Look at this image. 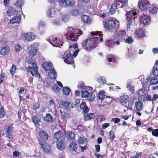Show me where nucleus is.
<instances>
[{
    "label": "nucleus",
    "instance_id": "obj_1",
    "mask_svg": "<svg viewBox=\"0 0 158 158\" xmlns=\"http://www.w3.org/2000/svg\"><path fill=\"white\" fill-rule=\"evenodd\" d=\"M82 34V32L80 29L75 30L71 27L68 28L66 29L64 34V36H62L60 38L63 43V41L67 40L69 44V48L71 50H73L78 48V46L76 44V42L79 35Z\"/></svg>",
    "mask_w": 158,
    "mask_h": 158
},
{
    "label": "nucleus",
    "instance_id": "obj_2",
    "mask_svg": "<svg viewBox=\"0 0 158 158\" xmlns=\"http://www.w3.org/2000/svg\"><path fill=\"white\" fill-rule=\"evenodd\" d=\"M91 34L92 36V39H87L85 42V47L87 50L95 48L96 44L101 42L103 40V39L101 38L100 32H93Z\"/></svg>",
    "mask_w": 158,
    "mask_h": 158
},
{
    "label": "nucleus",
    "instance_id": "obj_3",
    "mask_svg": "<svg viewBox=\"0 0 158 158\" xmlns=\"http://www.w3.org/2000/svg\"><path fill=\"white\" fill-rule=\"evenodd\" d=\"M64 60L65 63L68 64H72L73 68H75V64L73 63L74 61L71 53H69L67 54L65 56Z\"/></svg>",
    "mask_w": 158,
    "mask_h": 158
},
{
    "label": "nucleus",
    "instance_id": "obj_4",
    "mask_svg": "<svg viewBox=\"0 0 158 158\" xmlns=\"http://www.w3.org/2000/svg\"><path fill=\"white\" fill-rule=\"evenodd\" d=\"M72 103L69 102H62L60 101V107L63 108L67 110H69L73 108Z\"/></svg>",
    "mask_w": 158,
    "mask_h": 158
},
{
    "label": "nucleus",
    "instance_id": "obj_5",
    "mask_svg": "<svg viewBox=\"0 0 158 158\" xmlns=\"http://www.w3.org/2000/svg\"><path fill=\"white\" fill-rule=\"evenodd\" d=\"M149 4V2L147 0H139L138 6L140 9L144 10L148 8Z\"/></svg>",
    "mask_w": 158,
    "mask_h": 158
},
{
    "label": "nucleus",
    "instance_id": "obj_6",
    "mask_svg": "<svg viewBox=\"0 0 158 158\" xmlns=\"http://www.w3.org/2000/svg\"><path fill=\"white\" fill-rule=\"evenodd\" d=\"M116 24L114 21L109 20L105 22L104 26L107 29L110 30L114 29L115 27Z\"/></svg>",
    "mask_w": 158,
    "mask_h": 158
},
{
    "label": "nucleus",
    "instance_id": "obj_7",
    "mask_svg": "<svg viewBox=\"0 0 158 158\" xmlns=\"http://www.w3.org/2000/svg\"><path fill=\"white\" fill-rule=\"evenodd\" d=\"M65 131L62 132L60 131V137H63L62 138V141H60V150H62L64 149L65 147V139L63 136L65 135Z\"/></svg>",
    "mask_w": 158,
    "mask_h": 158
},
{
    "label": "nucleus",
    "instance_id": "obj_8",
    "mask_svg": "<svg viewBox=\"0 0 158 158\" xmlns=\"http://www.w3.org/2000/svg\"><path fill=\"white\" fill-rule=\"evenodd\" d=\"M27 71L31 73L32 76L35 75L36 77H38L39 78H40V75L37 69H34L31 67L29 66L27 68Z\"/></svg>",
    "mask_w": 158,
    "mask_h": 158
},
{
    "label": "nucleus",
    "instance_id": "obj_9",
    "mask_svg": "<svg viewBox=\"0 0 158 158\" xmlns=\"http://www.w3.org/2000/svg\"><path fill=\"white\" fill-rule=\"evenodd\" d=\"M118 36L119 37V40L123 42L124 40L127 37V35L125 30H121L118 32Z\"/></svg>",
    "mask_w": 158,
    "mask_h": 158
},
{
    "label": "nucleus",
    "instance_id": "obj_10",
    "mask_svg": "<svg viewBox=\"0 0 158 158\" xmlns=\"http://www.w3.org/2000/svg\"><path fill=\"white\" fill-rule=\"evenodd\" d=\"M42 66L44 69L46 71H51L54 69L52 64L50 62H45L42 64Z\"/></svg>",
    "mask_w": 158,
    "mask_h": 158
},
{
    "label": "nucleus",
    "instance_id": "obj_11",
    "mask_svg": "<svg viewBox=\"0 0 158 158\" xmlns=\"http://www.w3.org/2000/svg\"><path fill=\"white\" fill-rule=\"evenodd\" d=\"M39 135L40 139H39V140H40L44 142V141L48 139V135L45 131L43 130L40 131L39 132Z\"/></svg>",
    "mask_w": 158,
    "mask_h": 158
},
{
    "label": "nucleus",
    "instance_id": "obj_12",
    "mask_svg": "<svg viewBox=\"0 0 158 158\" xmlns=\"http://www.w3.org/2000/svg\"><path fill=\"white\" fill-rule=\"evenodd\" d=\"M25 39L28 41H31L34 40L35 38L34 34L29 32L26 33L24 36Z\"/></svg>",
    "mask_w": 158,
    "mask_h": 158
},
{
    "label": "nucleus",
    "instance_id": "obj_13",
    "mask_svg": "<svg viewBox=\"0 0 158 158\" xmlns=\"http://www.w3.org/2000/svg\"><path fill=\"white\" fill-rule=\"evenodd\" d=\"M39 142L41 145V148H43L44 151L46 152H49L51 151V148L49 145L47 144L46 145L44 146V142L40 140H39Z\"/></svg>",
    "mask_w": 158,
    "mask_h": 158
},
{
    "label": "nucleus",
    "instance_id": "obj_14",
    "mask_svg": "<svg viewBox=\"0 0 158 158\" xmlns=\"http://www.w3.org/2000/svg\"><path fill=\"white\" fill-rule=\"evenodd\" d=\"M136 13L135 10H131L127 12V18H129L131 19H135L136 17Z\"/></svg>",
    "mask_w": 158,
    "mask_h": 158
},
{
    "label": "nucleus",
    "instance_id": "obj_15",
    "mask_svg": "<svg viewBox=\"0 0 158 158\" xmlns=\"http://www.w3.org/2000/svg\"><path fill=\"white\" fill-rule=\"evenodd\" d=\"M140 19L143 24L144 25H147L150 22V19L149 16L143 14L141 17Z\"/></svg>",
    "mask_w": 158,
    "mask_h": 158
},
{
    "label": "nucleus",
    "instance_id": "obj_16",
    "mask_svg": "<svg viewBox=\"0 0 158 158\" xmlns=\"http://www.w3.org/2000/svg\"><path fill=\"white\" fill-rule=\"evenodd\" d=\"M147 81L151 85L156 84L158 83V78L152 77H148L147 78Z\"/></svg>",
    "mask_w": 158,
    "mask_h": 158
},
{
    "label": "nucleus",
    "instance_id": "obj_17",
    "mask_svg": "<svg viewBox=\"0 0 158 158\" xmlns=\"http://www.w3.org/2000/svg\"><path fill=\"white\" fill-rule=\"evenodd\" d=\"M48 77L52 79H56L57 77L56 73L54 69L51 71H48Z\"/></svg>",
    "mask_w": 158,
    "mask_h": 158
},
{
    "label": "nucleus",
    "instance_id": "obj_18",
    "mask_svg": "<svg viewBox=\"0 0 158 158\" xmlns=\"http://www.w3.org/2000/svg\"><path fill=\"white\" fill-rule=\"evenodd\" d=\"M135 109L138 111L142 110L143 108V102L140 101H138L135 103Z\"/></svg>",
    "mask_w": 158,
    "mask_h": 158
},
{
    "label": "nucleus",
    "instance_id": "obj_19",
    "mask_svg": "<svg viewBox=\"0 0 158 158\" xmlns=\"http://www.w3.org/2000/svg\"><path fill=\"white\" fill-rule=\"evenodd\" d=\"M54 141L56 142V147L58 149H59V142L58 140L59 139V131L56 132L54 135Z\"/></svg>",
    "mask_w": 158,
    "mask_h": 158
},
{
    "label": "nucleus",
    "instance_id": "obj_20",
    "mask_svg": "<svg viewBox=\"0 0 158 158\" xmlns=\"http://www.w3.org/2000/svg\"><path fill=\"white\" fill-rule=\"evenodd\" d=\"M129 99V97L128 95L122 96L120 97V102L123 105H126Z\"/></svg>",
    "mask_w": 158,
    "mask_h": 158
},
{
    "label": "nucleus",
    "instance_id": "obj_21",
    "mask_svg": "<svg viewBox=\"0 0 158 158\" xmlns=\"http://www.w3.org/2000/svg\"><path fill=\"white\" fill-rule=\"evenodd\" d=\"M9 51L8 47H0V53L3 55H6L9 53Z\"/></svg>",
    "mask_w": 158,
    "mask_h": 158
},
{
    "label": "nucleus",
    "instance_id": "obj_22",
    "mask_svg": "<svg viewBox=\"0 0 158 158\" xmlns=\"http://www.w3.org/2000/svg\"><path fill=\"white\" fill-rule=\"evenodd\" d=\"M29 50V54L31 55L34 56L36 54L37 49L35 46L34 45H32L30 48Z\"/></svg>",
    "mask_w": 158,
    "mask_h": 158
},
{
    "label": "nucleus",
    "instance_id": "obj_23",
    "mask_svg": "<svg viewBox=\"0 0 158 158\" xmlns=\"http://www.w3.org/2000/svg\"><path fill=\"white\" fill-rule=\"evenodd\" d=\"M21 19V16H16L10 21V23L11 24L19 23Z\"/></svg>",
    "mask_w": 158,
    "mask_h": 158
},
{
    "label": "nucleus",
    "instance_id": "obj_24",
    "mask_svg": "<svg viewBox=\"0 0 158 158\" xmlns=\"http://www.w3.org/2000/svg\"><path fill=\"white\" fill-rule=\"evenodd\" d=\"M16 13L15 9L11 6H9L8 7L7 13L9 16L15 15Z\"/></svg>",
    "mask_w": 158,
    "mask_h": 158
},
{
    "label": "nucleus",
    "instance_id": "obj_25",
    "mask_svg": "<svg viewBox=\"0 0 158 158\" xmlns=\"http://www.w3.org/2000/svg\"><path fill=\"white\" fill-rule=\"evenodd\" d=\"M48 40L53 46L56 47H59V40H57V38H55V40L53 39L52 41L53 42H51V39H48Z\"/></svg>",
    "mask_w": 158,
    "mask_h": 158
},
{
    "label": "nucleus",
    "instance_id": "obj_26",
    "mask_svg": "<svg viewBox=\"0 0 158 158\" xmlns=\"http://www.w3.org/2000/svg\"><path fill=\"white\" fill-rule=\"evenodd\" d=\"M97 81L101 85H104L106 83V79L103 76L101 77L97 80Z\"/></svg>",
    "mask_w": 158,
    "mask_h": 158
},
{
    "label": "nucleus",
    "instance_id": "obj_27",
    "mask_svg": "<svg viewBox=\"0 0 158 158\" xmlns=\"http://www.w3.org/2000/svg\"><path fill=\"white\" fill-rule=\"evenodd\" d=\"M82 20L86 23H90L91 22V20L89 17L85 15H83L81 17Z\"/></svg>",
    "mask_w": 158,
    "mask_h": 158
},
{
    "label": "nucleus",
    "instance_id": "obj_28",
    "mask_svg": "<svg viewBox=\"0 0 158 158\" xmlns=\"http://www.w3.org/2000/svg\"><path fill=\"white\" fill-rule=\"evenodd\" d=\"M118 3L116 2V3H113L111 6V7L110 10V13L111 14H114L117 9V6Z\"/></svg>",
    "mask_w": 158,
    "mask_h": 158
},
{
    "label": "nucleus",
    "instance_id": "obj_29",
    "mask_svg": "<svg viewBox=\"0 0 158 158\" xmlns=\"http://www.w3.org/2000/svg\"><path fill=\"white\" fill-rule=\"evenodd\" d=\"M62 91L64 95L65 96H68L71 91V89L68 87H63Z\"/></svg>",
    "mask_w": 158,
    "mask_h": 158
},
{
    "label": "nucleus",
    "instance_id": "obj_30",
    "mask_svg": "<svg viewBox=\"0 0 158 158\" xmlns=\"http://www.w3.org/2000/svg\"><path fill=\"white\" fill-rule=\"evenodd\" d=\"M75 3L73 0H66V3H64V7H66L67 6H73Z\"/></svg>",
    "mask_w": 158,
    "mask_h": 158
},
{
    "label": "nucleus",
    "instance_id": "obj_31",
    "mask_svg": "<svg viewBox=\"0 0 158 158\" xmlns=\"http://www.w3.org/2000/svg\"><path fill=\"white\" fill-rule=\"evenodd\" d=\"M69 148L72 151H76L77 148V144L75 142H72L70 143L69 145Z\"/></svg>",
    "mask_w": 158,
    "mask_h": 158
},
{
    "label": "nucleus",
    "instance_id": "obj_32",
    "mask_svg": "<svg viewBox=\"0 0 158 158\" xmlns=\"http://www.w3.org/2000/svg\"><path fill=\"white\" fill-rule=\"evenodd\" d=\"M132 82H128L127 84V88L131 92L133 93L134 91V87L132 84Z\"/></svg>",
    "mask_w": 158,
    "mask_h": 158
},
{
    "label": "nucleus",
    "instance_id": "obj_33",
    "mask_svg": "<svg viewBox=\"0 0 158 158\" xmlns=\"http://www.w3.org/2000/svg\"><path fill=\"white\" fill-rule=\"evenodd\" d=\"M69 14L73 16H76L79 15L80 12L79 10L77 9H73L70 11L69 13Z\"/></svg>",
    "mask_w": 158,
    "mask_h": 158
},
{
    "label": "nucleus",
    "instance_id": "obj_34",
    "mask_svg": "<svg viewBox=\"0 0 158 158\" xmlns=\"http://www.w3.org/2000/svg\"><path fill=\"white\" fill-rule=\"evenodd\" d=\"M94 117V115L93 113H90L89 114H86L85 115H84L85 120V121L92 119Z\"/></svg>",
    "mask_w": 158,
    "mask_h": 158
},
{
    "label": "nucleus",
    "instance_id": "obj_35",
    "mask_svg": "<svg viewBox=\"0 0 158 158\" xmlns=\"http://www.w3.org/2000/svg\"><path fill=\"white\" fill-rule=\"evenodd\" d=\"M86 142V138L80 136L78 139V142L79 144H85Z\"/></svg>",
    "mask_w": 158,
    "mask_h": 158
},
{
    "label": "nucleus",
    "instance_id": "obj_36",
    "mask_svg": "<svg viewBox=\"0 0 158 158\" xmlns=\"http://www.w3.org/2000/svg\"><path fill=\"white\" fill-rule=\"evenodd\" d=\"M24 1L23 0H17L16 3L15 4L16 6L18 7L19 9H22V6L23 5Z\"/></svg>",
    "mask_w": 158,
    "mask_h": 158
},
{
    "label": "nucleus",
    "instance_id": "obj_37",
    "mask_svg": "<svg viewBox=\"0 0 158 158\" xmlns=\"http://www.w3.org/2000/svg\"><path fill=\"white\" fill-rule=\"evenodd\" d=\"M52 116L49 113H47L46 116L44 117V120L47 122L51 121L52 119Z\"/></svg>",
    "mask_w": 158,
    "mask_h": 158
},
{
    "label": "nucleus",
    "instance_id": "obj_38",
    "mask_svg": "<svg viewBox=\"0 0 158 158\" xmlns=\"http://www.w3.org/2000/svg\"><path fill=\"white\" fill-rule=\"evenodd\" d=\"M107 60L109 62H112L113 63L116 62V60L114 58V56L112 54L108 56Z\"/></svg>",
    "mask_w": 158,
    "mask_h": 158
},
{
    "label": "nucleus",
    "instance_id": "obj_39",
    "mask_svg": "<svg viewBox=\"0 0 158 158\" xmlns=\"http://www.w3.org/2000/svg\"><path fill=\"white\" fill-rule=\"evenodd\" d=\"M137 93L139 97L143 98L146 94L144 89H140L137 91Z\"/></svg>",
    "mask_w": 158,
    "mask_h": 158
},
{
    "label": "nucleus",
    "instance_id": "obj_40",
    "mask_svg": "<svg viewBox=\"0 0 158 158\" xmlns=\"http://www.w3.org/2000/svg\"><path fill=\"white\" fill-rule=\"evenodd\" d=\"M32 120L33 122L36 125H38L40 121V119L37 116L33 117L32 118Z\"/></svg>",
    "mask_w": 158,
    "mask_h": 158
},
{
    "label": "nucleus",
    "instance_id": "obj_41",
    "mask_svg": "<svg viewBox=\"0 0 158 158\" xmlns=\"http://www.w3.org/2000/svg\"><path fill=\"white\" fill-rule=\"evenodd\" d=\"M136 34L138 38H141L144 36V33L141 30H137L136 31Z\"/></svg>",
    "mask_w": 158,
    "mask_h": 158
},
{
    "label": "nucleus",
    "instance_id": "obj_42",
    "mask_svg": "<svg viewBox=\"0 0 158 158\" xmlns=\"http://www.w3.org/2000/svg\"><path fill=\"white\" fill-rule=\"evenodd\" d=\"M105 92L104 91L102 90L100 91L98 93V98L101 100H102L105 98V95H104Z\"/></svg>",
    "mask_w": 158,
    "mask_h": 158
},
{
    "label": "nucleus",
    "instance_id": "obj_43",
    "mask_svg": "<svg viewBox=\"0 0 158 158\" xmlns=\"http://www.w3.org/2000/svg\"><path fill=\"white\" fill-rule=\"evenodd\" d=\"M13 129L12 125L11 124L10 126L5 130V134L7 135L10 134Z\"/></svg>",
    "mask_w": 158,
    "mask_h": 158
},
{
    "label": "nucleus",
    "instance_id": "obj_44",
    "mask_svg": "<svg viewBox=\"0 0 158 158\" xmlns=\"http://www.w3.org/2000/svg\"><path fill=\"white\" fill-rule=\"evenodd\" d=\"M89 92L86 89H82L81 91L82 97L83 98H86L89 95Z\"/></svg>",
    "mask_w": 158,
    "mask_h": 158
},
{
    "label": "nucleus",
    "instance_id": "obj_45",
    "mask_svg": "<svg viewBox=\"0 0 158 158\" xmlns=\"http://www.w3.org/2000/svg\"><path fill=\"white\" fill-rule=\"evenodd\" d=\"M123 42H126L129 44H131L133 42V40L131 36H129L127 38L125 39L124 40H123Z\"/></svg>",
    "mask_w": 158,
    "mask_h": 158
},
{
    "label": "nucleus",
    "instance_id": "obj_46",
    "mask_svg": "<svg viewBox=\"0 0 158 158\" xmlns=\"http://www.w3.org/2000/svg\"><path fill=\"white\" fill-rule=\"evenodd\" d=\"M132 20L129 18L126 19V26L128 29H130V26L131 24Z\"/></svg>",
    "mask_w": 158,
    "mask_h": 158
},
{
    "label": "nucleus",
    "instance_id": "obj_47",
    "mask_svg": "<svg viewBox=\"0 0 158 158\" xmlns=\"http://www.w3.org/2000/svg\"><path fill=\"white\" fill-rule=\"evenodd\" d=\"M60 112L61 114V116H62L63 118L62 121L64 122H66V118L68 116V113L65 112H61V110H60Z\"/></svg>",
    "mask_w": 158,
    "mask_h": 158
},
{
    "label": "nucleus",
    "instance_id": "obj_48",
    "mask_svg": "<svg viewBox=\"0 0 158 158\" xmlns=\"http://www.w3.org/2000/svg\"><path fill=\"white\" fill-rule=\"evenodd\" d=\"M128 106H125L126 107L127 109H128L132 110L133 109L132 106L133 105L134 103L132 102V101H130L128 100Z\"/></svg>",
    "mask_w": 158,
    "mask_h": 158
},
{
    "label": "nucleus",
    "instance_id": "obj_49",
    "mask_svg": "<svg viewBox=\"0 0 158 158\" xmlns=\"http://www.w3.org/2000/svg\"><path fill=\"white\" fill-rule=\"evenodd\" d=\"M67 135L69 139H73L75 138V134L72 131H69L67 133Z\"/></svg>",
    "mask_w": 158,
    "mask_h": 158
},
{
    "label": "nucleus",
    "instance_id": "obj_50",
    "mask_svg": "<svg viewBox=\"0 0 158 158\" xmlns=\"http://www.w3.org/2000/svg\"><path fill=\"white\" fill-rule=\"evenodd\" d=\"M87 97V99L89 101H93L94 100L95 97L94 94L92 93H90Z\"/></svg>",
    "mask_w": 158,
    "mask_h": 158
},
{
    "label": "nucleus",
    "instance_id": "obj_51",
    "mask_svg": "<svg viewBox=\"0 0 158 158\" xmlns=\"http://www.w3.org/2000/svg\"><path fill=\"white\" fill-rule=\"evenodd\" d=\"M6 113L4 110V108L1 106L0 108V118H2L5 116Z\"/></svg>",
    "mask_w": 158,
    "mask_h": 158
},
{
    "label": "nucleus",
    "instance_id": "obj_52",
    "mask_svg": "<svg viewBox=\"0 0 158 158\" xmlns=\"http://www.w3.org/2000/svg\"><path fill=\"white\" fill-rule=\"evenodd\" d=\"M22 49V47L19 44H16L15 45V49L16 52H19L21 51Z\"/></svg>",
    "mask_w": 158,
    "mask_h": 158
},
{
    "label": "nucleus",
    "instance_id": "obj_53",
    "mask_svg": "<svg viewBox=\"0 0 158 158\" xmlns=\"http://www.w3.org/2000/svg\"><path fill=\"white\" fill-rule=\"evenodd\" d=\"M143 99L144 101L145 100L150 102L152 101L151 96L150 95H148V94H146Z\"/></svg>",
    "mask_w": 158,
    "mask_h": 158
},
{
    "label": "nucleus",
    "instance_id": "obj_54",
    "mask_svg": "<svg viewBox=\"0 0 158 158\" xmlns=\"http://www.w3.org/2000/svg\"><path fill=\"white\" fill-rule=\"evenodd\" d=\"M152 73L154 76L158 77V68L155 67V66H154L153 68Z\"/></svg>",
    "mask_w": 158,
    "mask_h": 158
},
{
    "label": "nucleus",
    "instance_id": "obj_55",
    "mask_svg": "<svg viewBox=\"0 0 158 158\" xmlns=\"http://www.w3.org/2000/svg\"><path fill=\"white\" fill-rule=\"evenodd\" d=\"M16 69V66L14 64H13L10 71V73L12 75L15 73Z\"/></svg>",
    "mask_w": 158,
    "mask_h": 158
},
{
    "label": "nucleus",
    "instance_id": "obj_56",
    "mask_svg": "<svg viewBox=\"0 0 158 158\" xmlns=\"http://www.w3.org/2000/svg\"><path fill=\"white\" fill-rule=\"evenodd\" d=\"M53 90L56 93H58L59 91V88L56 85H54L52 87Z\"/></svg>",
    "mask_w": 158,
    "mask_h": 158
},
{
    "label": "nucleus",
    "instance_id": "obj_57",
    "mask_svg": "<svg viewBox=\"0 0 158 158\" xmlns=\"http://www.w3.org/2000/svg\"><path fill=\"white\" fill-rule=\"evenodd\" d=\"M110 138L111 140H113L115 138V135L114 132L111 131L109 132Z\"/></svg>",
    "mask_w": 158,
    "mask_h": 158
},
{
    "label": "nucleus",
    "instance_id": "obj_58",
    "mask_svg": "<svg viewBox=\"0 0 158 158\" xmlns=\"http://www.w3.org/2000/svg\"><path fill=\"white\" fill-rule=\"evenodd\" d=\"M62 19L64 22H66L69 19V16L66 15H63L61 16Z\"/></svg>",
    "mask_w": 158,
    "mask_h": 158
},
{
    "label": "nucleus",
    "instance_id": "obj_59",
    "mask_svg": "<svg viewBox=\"0 0 158 158\" xmlns=\"http://www.w3.org/2000/svg\"><path fill=\"white\" fill-rule=\"evenodd\" d=\"M151 13L152 14H155L157 11L158 8L155 6H153L151 10H150Z\"/></svg>",
    "mask_w": 158,
    "mask_h": 158
},
{
    "label": "nucleus",
    "instance_id": "obj_60",
    "mask_svg": "<svg viewBox=\"0 0 158 158\" xmlns=\"http://www.w3.org/2000/svg\"><path fill=\"white\" fill-rule=\"evenodd\" d=\"M152 134L153 135L156 137H158V129H154L152 130Z\"/></svg>",
    "mask_w": 158,
    "mask_h": 158
},
{
    "label": "nucleus",
    "instance_id": "obj_61",
    "mask_svg": "<svg viewBox=\"0 0 158 158\" xmlns=\"http://www.w3.org/2000/svg\"><path fill=\"white\" fill-rule=\"evenodd\" d=\"M59 0H48V2L52 4L54 6H55V2H57L58 3H59Z\"/></svg>",
    "mask_w": 158,
    "mask_h": 158
},
{
    "label": "nucleus",
    "instance_id": "obj_62",
    "mask_svg": "<svg viewBox=\"0 0 158 158\" xmlns=\"http://www.w3.org/2000/svg\"><path fill=\"white\" fill-rule=\"evenodd\" d=\"M111 121L112 122H114L115 123H117L119 122L120 120L118 118H112Z\"/></svg>",
    "mask_w": 158,
    "mask_h": 158
},
{
    "label": "nucleus",
    "instance_id": "obj_63",
    "mask_svg": "<svg viewBox=\"0 0 158 158\" xmlns=\"http://www.w3.org/2000/svg\"><path fill=\"white\" fill-rule=\"evenodd\" d=\"M112 40H108L107 43V45L110 48H111L113 47V44H111Z\"/></svg>",
    "mask_w": 158,
    "mask_h": 158
},
{
    "label": "nucleus",
    "instance_id": "obj_64",
    "mask_svg": "<svg viewBox=\"0 0 158 158\" xmlns=\"http://www.w3.org/2000/svg\"><path fill=\"white\" fill-rule=\"evenodd\" d=\"M158 98V95L156 94H155L153 97L152 98V102L155 101Z\"/></svg>",
    "mask_w": 158,
    "mask_h": 158
}]
</instances>
